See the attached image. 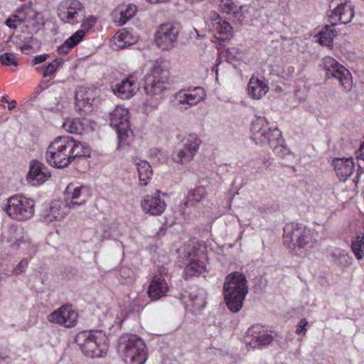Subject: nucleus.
Instances as JSON below:
<instances>
[{
    "instance_id": "1",
    "label": "nucleus",
    "mask_w": 364,
    "mask_h": 364,
    "mask_svg": "<svg viewBox=\"0 0 364 364\" xmlns=\"http://www.w3.org/2000/svg\"><path fill=\"white\" fill-rule=\"evenodd\" d=\"M248 293L246 277L240 272L228 274L223 284V296L228 309L232 313L239 312Z\"/></svg>"
},
{
    "instance_id": "2",
    "label": "nucleus",
    "mask_w": 364,
    "mask_h": 364,
    "mask_svg": "<svg viewBox=\"0 0 364 364\" xmlns=\"http://www.w3.org/2000/svg\"><path fill=\"white\" fill-rule=\"evenodd\" d=\"M284 244L288 248L309 250L317 245L318 232L304 224H287L284 228Z\"/></svg>"
},
{
    "instance_id": "3",
    "label": "nucleus",
    "mask_w": 364,
    "mask_h": 364,
    "mask_svg": "<svg viewBox=\"0 0 364 364\" xmlns=\"http://www.w3.org/2000/svg\"><path fill=\"white\" fill-rule=\"evenodd\" d=\"M75 343L82 353L90 358H103L107 354L109 339L102 330L82 331L75 337Z\"/></svg>"
},
{
    "instance_id": "4",
    "label": "nucleus",
    "mask_w": 364,
    "mask_h": 364,
    "mask_svg": "<svg viewBox=\"0 0 364 364\" xmlns=\"http://www.w3.org/2000/svg\"><path fill=\"white\" fill-rule=\"evenodd\" d=\"M169 71L166 63L157 60L146 75L144 89L146 95L156 101L162 98L168 84Z\"/></svg>"
},
{
    "instance_id": "5",
    "label": "nucleus",
    "mask_w": 364,
    "mask_h": 364,
    "mask_svg": "<svg viewBox=\"0 0 364 364\" xmlns=\"http://www.w3.org/2000/svg\"><path fill=\"white\" fill-rule=\"evenodd\" d=\"M6 214L13 220L23 221L30 219L35 212V203L32 199L16 195L7 200Z\"/></svg>"
},
{
    "instance_id": "6",
    "label": "nucleus",
    "mask_w": 364,
    "mask_h": 364,
    "mask_svg": "<svg viewBox=\"0 0 364 364\" xmlns=\"http://www.w3.org/2000/svg\"><path fill=\"white\" fill-rule=\"evenodd\" d=\"M252 139L256 144H269L279 141L282 132L276 127H271L264 117H257L252 123Z\"/></svg>"
},
{
    "instance_id": "7",
    "label": "nucleus",
    "mask_w": 364,
    "mask_h": 364,
    "mask_svg": "<svg viewBox=\"0 0 364 364\" xmlns=\"http://www.w3.org/2000/svg\"><path fill=\"white\" fill-rule=\"evenodd\" d=\"M124 355L129 364H144L147 359L146 346L144 341L138 336L131 334L123 337Z\"/></svg>"
},
{
    "instance_id": "8",
    "label": "nucleus",
    "mask_w": 364,
    "mask_h": 364,
    "mask_svg": "<svg viewBox=\"0 0 364 364\" xmlns=\"http://www.w3.org/2000/svg\"><path fill=\"white\" fill-rule=\"evenodd\" d=\"M321 66L327 78L336 79L343 89L349 90L352 85V77L348 70L333 58L326 56L322 60Z\"/></svg>"
},
{
    "instance_id": "9",
    "label": "nucleus",
    "mask_w": 364,
    "mask_h": 364,
    "mask_svg": "<svg viewBox=\"0 0 364 364\" xmlns=\"http://www.w3.org/2000/svg\"><path fill=\"white\" fill-rule=\"evenodd\" d=\"M181 26L178 23H166L160 25L154 33V41L163 50L173 48L177 42Z\"/></svg>"
},
{
    "instance_id": "10",
    "label": "nucleus",
    "mask_w": 364,
    "mask_h": 364,
    "mask_svg": "<svg viewBox=\"0 0 364 364\" xmlns=\"http://www.w3.org/2000/svg\"><path fill=\"white\" fill-rule=\"evenodd\" d=\"M110 125L116 129L119 143H129L127 138L132 136V132L129 127V110L124 107L117 106L109 114Z\"/></svg>"
},
{
    "instance_id": "11",
    "label": "nucleus",
    "mask_w": 364,
    "mask_h": 364,
    "mask_svg": "<svg viewBox=\"0 0 364 364\" xmlns=\"http://www.w3.org/2000/svg\"><path fill=\"white\" fill-rule=\"evenodd\" d=\"M58 16L70 24L81 23L85 17L84 6L78 0H64L58 6Z\"/></svg>"
},
{
    "instance_id": "12",
    "label": "nucleus",
    "mask_w": 364,
    "mask_h": 364,
    "mask_svg": "<svg viewBox=\"0 0 364 364\" xmlns=\"http://www.w3.org/2000/svg\"><path fill=\"white\" fill-rule=\"evenodd\" d=\"M331 14L328 15L332 25L346 24L354 16V11L350 2L346 0H333L330 4Z\"/></svg>"
},
{
    "instance_id": "13",
    "label": "nucleus",
    "mask_w": 364,
    "mask_h": 364,
    "mask_svg": "<svg viewBox=\"0 0 364 364\" xmlns=\"http://www.w3.org/2000/svg\"><path fill=\"white\" fill-rule=\"evenodd\" d=\"M78 314L72 305L65 304L49 314L47 319L49 322L65 328H73L77 321Z\"/></svg>"
},
{
    "instance_id": "14",
    "label": "nucleus",
    "mask_w": 364,
    "mask_h": 364,
    "mask_svg": "<svg viewBox=\"0 0 364 364\" xmlns=\"http://www.w3.org/2000/svg\"><path fill=\"white\" fill-rule=\"evenodd\" d=\"M274 337L259 325L249 328L245 336L246 345L252 349H262L272 343Z\"/></svg>"
},
{
    "instance_id": "15",
    "label": "nucleus",
    "mask_w": 364,
    "mask_h": 364,
    "mask_svg": "<svg viewBox=\"0 0 364 364\" xmlns=\"http://www.w3.org/2000/svg\"><path fill=\"white\" fill-rule=\"evenodd\" d=\"M169 291L170 286L162 275L154 274L149 279L146 294L151 301L166 296Z\"/></svg>"
},
{
    "instance_id": "16",
    "label": "nucleus",
    "mask_w": 364,
    "mask_h": 364,
    "mask_svg": "<svg viewBox=\"0 0 364 364\" xmlns=\"http://www.w3.org/2000/svg\"><path fill=\"white\" fill-rule=\"evenodd\" d=\"M205 97V92L200 87H196L193 89L181 90L175 95V100L178 104L181 105L194 106L203 101Z\"/></svg>"
},
{
    "instance_id": "17",
    "label": "nucleus",
    "mask_w": 364,
    "mask_h": 364,
    "mask_svg": "<svg viewBox=\"0 0 364 364\" xmlns=\"http://www.w3.org/2000/svg\"><path fill=\"white\" fill-rule=\"evenodd\" d=\"M69 150V137L58 136L48 146L46 159H70Z\"/></svg>"
},
{
    "instance_id": "18",
    "label": "nucleus",
    "mask_w": 364,
    "mask_h": 364,
    "mask_svg": "<svg viewBox=\"0 0 364 364\" xmlns=\"http://www.w3.org/2000/svg\"><path fill=\"white\" fill-rule=\"evenodd\" d=\"M161 192L156 191L154 194L147 195L141 202L142 210L152 215H161L166 207L165 201L161 199Z\"/></svg>"
},
{
    "instance_id": "19",
    "label": "nucleus",
    "mask_w": 364,
    "mask_h": 364,
    "mask_svg": "<svg viewBox=\"0 0 364 364\" xmlns=\"http://www.w3.org/2000/svg\"><path fill=\"white\" fill-rule=\"evenodd\" d=\"M87 190L88 188L86 186H75L74 183H70L64 191L65 202L68 208H75L85 204L86 199L81 198L83 191Z\"/></svg>"
},
{
    "instance_id": "20",
    "label": "nucleus",
    "mask_w": 364,
    "mask_h": 364,
    "mask_svg": "<svg viewBox=\"0 0 364 364\" xmlns=\"http://www.w3.org/2000/svg\"><path fill=\"white\" fill-rule=\"evenodd\" d=\"M201 141L195 134H190L181 140L177 156L180 159H192L198 151Z\"/></svg>"
},
{
    "instance_id": "21",
    "label": "nucleus",
    "mask_w": 364,
    "mask_h": 364,
    "mask_svg": "<svg viewBox=\"0 0 364 364\" xmlns=\"http://www.w3.org/2000/svg\"><path fill=\"white\" fill-rule=\"evenodd\" d=\"M139 75L137 72L129 75L116 86L114 90V93L122 99H129L134 96L138 90L136 82Z\"/></svg>"
},
{
    "instance_id": "22",
    "label": "nucleus",
    "mask_w": 364,
    "mask_h": 364,
    "mask_svg": "<svg viewBox=\"0 0 364 364\" xmlns=\"http://www.w3.org/2000/svg\"><path fill=\"white\" fill-rule=\"evenodd\" d=\"M50 171L39 161H32L27 175V180L32 185L39 186L50 178Z\"/></svg>"
},
{
    "instance_id": "23",
    "label": "nucleus",
    "mask_w": 364,
    "mask_h": 364,
    "mask_svg": "<svg viewBox=\"0 0 364 364\" xmlns=\"http://www.w3.org/2000/svg\"><path fill=\"white\" fill-rule=\"evenodd\" d=\"M50 171L39 161H32L27 175V180L32 185L39 186L50 178Z\"/></svg>"
},
{
    "instance_id": "24",
    "label": "nucleus",
    "mask_w": 364,
    "mask_h": 364,
    "mask_svg": "<svg viewBox=\"0 0 364 364\" xmlns=\"http://www.w3.org/2000/svg\"><path fill=\"white\" fill-rule=\"evenodd\" d=\"M96 21L94 18H90L84 23L82 26L83 29L77 31L71 36L66 41L58 48V52L60 54H67L71 48L79 43L85 36V30L87 31L95 23Z\"/></svg>"
},
{
    "instance_id": "25",
    "label": "nucleus",
    "mask_w": 364,
    "mask_h": 364,
    "mask_svg": "<svg viewBox=\"0 0 364 364\" xmlns=\"http://www.w3.org/2000/svg\"><path fill=\"white\" fill-rule=\"evenodd\" d=\"M136 13V6L132 4L119 5L112 13L114 23L122 26Z\"/></svg>"
},
{
    "instance_id": "26",
    "label": "nucleus",
    "mask_w": 364,
    "mask_h": 364,
    "mask_svg": "<svg viewBox=\"0 0 364 364\" xmlns=\"http://www.w3.org/2000/svg\"><path fill=\"white\" fill-rule=\"evenodd\" d=\"M93 90L85 87H78L75 92V104L79 111L87 108L90 110L95 98L92 96Z\"/></svg>"
},
{
    "instance_id": "27",
    "label": "nucleus",
    "mask_w": 364,
    "mask_h": 364,
    "mask_svg": "<svg viewBox=\"0 0 364 364\" xmlns=\"http://www.w3.org/2000/svg\"><path fill=\"white\" fill-rule=\"evenodd\" d=\"M70 209L65 202L53 201L45 215V219L48 223L53 220H61L68 214Z\"/></svg>"
},
{
    "instance_id": "28",
    "label": "nucleus",
    "mask_w": 364,
    "mask_h": 364,
    "mask_svg": "<svg viewBox=\"0 0 364 364\" xmlns=\"http://www.w3.org/2000/svg\"><path fill=\"white\" fill-rule=\"evenodd\" d=\"M209 26L210 29L213 32L224 36H217L218 39L220 41L228 39L231 36L232 30L231 25L225 19L222 18L219 16H217L215 18L211 20Z\"/></svg>"
},
{
    "instance_id": "29",
    "label": "nucleus",
    "mask_w": 364,
    "mask_h": 364,
    "mask_svg": "<svg viewBox=\"0 0 364 364\" xmlns=\"http://www.w3.org/2000/svg\"><path fill=\"white\" fill-rule=\"evenodd\" d=\"M269 91L267 83L264 80L252 77L248 83V93L255 100L261 99Z\"/></svg>"
},
{
    "instance_id": "30",
    "label": "nucleus",
    "mask_w": 364,
    "mask_h": 364,
    "mask_svg": "<svg viewBox=\"0 0 364 364\" xmlns=\"http://www.w3.org/2000/svg\"><path fill=\"white\" fill-rule=\"evenodd\" d=\"M334 170L341 181H345L354 171L353 161H333Z\"/></svg>"
},
{
    "instance_id": "31",
    "label": "nucleus",
    "mask_w": 364,
    "mask_h": 364,
    "mask_svg": "<svg viewBox=\"0 0 364 364\" xmlns=\"http://www.w3.org/2000/svg\"><path fill=\"white\" fill-rule=\"evenodd\" d=\"M69 149L70 159H75V158L81 157H92L91 150L89 146L80 142H76L75 140L70 137Z\"/></svg>"
},
{
    "instance_id": "32",
    "label": "nucleus",
    "mask_w": 364,
    "mask_h": 364,
    "mask_svg": "<svg viewBox=\"0 0 364 364\" xmlns=\"http://www.w3.org/2000/svg\"><path fill=\"white\" fill-rule=\"evenodd\" d=\"M206 269L204 262L196 259L189 262L183 272V278L188 280L193 277H199Z\"/></svg>"
},
{
    "instance_id": "33",
    "label": "nucleus",
    "mask_w": 364,
    "mask_h": 364,
    "mask_svg": "<svg viewBox=\"0 0 364 364\" xmlns=\"http://www.w3.org/2000/svg\"><path fill=\"white\" fill-rule=\"evenodd\" d=\"M88 121L85 119H68L63 124V128L68 132L75 134H82L86 130Z\"/></svg>"
},
{
    "instance_id": "34",
    "label": "nucleus",
    "mask_w": 364,
    "mask_h": 364,
    "mask_svg": "<svg viewBox=\"0 0 364 364\" xmlns=\"http://www.w3.org/2000/svg\"><path fill=\"white\" fill-rule=\"evenodd\" d=\"M136 166L139 173V184L141 186H146L153 176L151 166L148 161H139Z\"/></svg>"
},
{
    "instance_id": "35",
    "label": "nucleus",
    "mask_w": 364,
    "mask_h": 364,
    "mask_svg": "<svg viewBox=\"0 0 364 364\" xmlns=\"http://www.w3.org/2000/svg\"><path fill=\"white\" fill-rule=\"evenodd\" d=\"M131 36L127 31L117 33L112 39L114 49H123L133 43L130 41Z\"/></svg>"
},
{
    "instance_id": "36",
    "label": "nucleus",
    "mask_w": 364,
    "mask_h": 364,
    "mask_svg": "<svg viewBox=\"0 0 364 364\" xmlns=\"http://www.w3.org/2000/svg\"><path fill=\"white\" fill-rule=\"evenodd\" d=\"M336 264L343 267L346 268L349 267L353 262V258L348 255L345 250H338L331 254Z\"/></svg>"
},
{
    "instance_id": "37",
    "label": "nucleus",
    "mask_w": 364,
    "mask_h": 364,
    "mask_svg": "<svg viewBox=\"0 0 364 364\" xmlns=\"http://www.w3.org/2000/svg\"><path fill=\"white\" fill-rule=\"evenodd\" d=\"M206 196V191L203 187H197L191 191L187 196L186 205H193L194 203H199L204 200Z\"/></svg>"
},
{
    "instance_id": "38",
    "label": "nucleus",
    "mask_w": 364,
    "mask_h": 364,
    "mask_svg": "<svg viewBox=\"0 0 364 364\" xmlns=\"http://www.w3.org/2000/svg\"><path fill=\"white\" fill-rule=\"evenodd\" d=\"M351 249L356 259L360 260L364 257V235L357 236L355 240L352 242Z\"/></svg>"
},
{
    "instance_id": "39",
    "label": "nucleus",
    "mask_w": 364,
    "mask_h": 364,
    "mask_svg": "<svg viewBox=\"0 0 364 364\" xmlns=\"http://www.w3.org/2000/svg\"><path fill=\"white\" fill-rule=\"evenodd\" d=\"M319 39L318 42L321 45L325 46H332L333 38L334 36L333 31L332 30H329L328 26H326L324 29L318 33Z\"/></svg>"
},
{
    "instance_id": "40",
    "label": "nucleus",
    "mask_w": 364,
    "mask_h": 364,
    "mask_svg": "<svg viewBox=\"0 0 364 364\" xmlns=\"http://www.w3.org/2000/svg\"><path fill=\"white\" fill-rule=\"evenodd\" d=\"M250 7L248 6H241L238 9H235L232 14L235 18L237 19L240 23H242L247 18V14L250 13Z\"/></svg>"
},
{
    "instance_id": "41",
    "label": "nucleus",
    "mask_w": 364,
    "mask_h": 364,
    "mask_svg": "<svg viewBox=\"0 0 364 364\" xmlns=\"http://www.w3.org/2000/svg\"><path fill=\"white\" fill-rule=\"evenodd\" d=\"M62 60L55 59L52 63H49L43 70V75L45 77L52 76L58 68L61 65Z\"/></svg>"
},
{
    "instance_id": "42",
    "label": "nucleus",
    "mask_w": 364,
    "mask_h": 364,
    "mask_svg": "<svg viewBox=\"0 0 364 364\" xmlns=\"http://www.w3.org/2000/svg\"><path fill=\"white\" fill-rule=\"evenodd\" d=\"M279 142V141H277L276 143L273 144V145L272 146L273 147V151L274 152L275 155L277 156V157H281V158H285V157H288L289 156L291 155L290 154V151H289V149L282 145V144H277Z\"/></svg>"
},
{
    "instance_id": "43",
    "label": "nucleus",
    "mask_w": 364,
    "mask_h": 364,
    "mask_svg": "<svg viewBox=\"0 0 364 364\" xmlns=\"http://www.w3.org/2000/svg\"><path fill=\"white\" fill-rule=\"evenodd\" d=\"M1 63L6 66H17L16 58L13 53H5L0 55Z\"/></svg>"
},
{
    "instance_id": "44",
    "label": "nucleus",
    "mask_w": 364,
    "mask_h": 364,
    "mask_svg": "<svg viewBox=\"0 0 364 364\" xmlns=\"http://www.w3.org/2000/svg\"><path fill=\"white\" fill-rule=\"evenodd\" d=\"M220 6L223 12L227 14L233 12L235 9L234 3L231 0H223L220 2Z\"/></svg>"
},
{
    "instance_id": "45",
    "label": "nucleus",
    "mask_w": 364,
    "mask_h": 364,
    "mask_svg": "<svg viewBox=\"0 0 364 364\" xmlns=\"http://www.w3.org/2000/svg\"><path fill=\"white\" fill-rule=\"evenodd\" d=\"M28 264V262L26 259H21L19 263L16 265L15 268H14L12 274L14 275H18L21 273L23 272L27 268Z\"/></svg>"
},
{
    "instance_id": "46",
    "label": "nucleus",
    "mask_w": 364,
    "mask_h": 364,
    "mask_svg": "<svg viewBox=\"0 0 364 364\" xmlns=\"http://www.w3.org/2000/svg\"><path fill=\"white\" fill-rule=\"evenodd\" d=\"M308 323V321L306 318L301 319L296 327V333L298 335L302 334L303 336H305L307 332L306 326Z\"/></svg>"
},
{
    "instance_id": "47",
    "label": "nucleus",
    "mask_w": 364,
    "mask_h": 364,
    "mask_svg": "<svg viewBox=\"0 0 364 364\" xmlns=\"http://www.w3.org/2000/svg\"><path fill=\"white\" fill-rule=\"evenodd\" d=\"M75 168L79 173H85L90 168L87 161H74Z\"/></svg>"
},
{
    "instance_id": "48",
    "label": "nucleus",
    "mask_w": 364,
    "mask_h": 364,
    "mask_svg": "<svg viewBox=\"0 0 364 364\" xmlns=\"http://www.w3.org/2000/svg\"><path fill=\"white\" fill-rule=\"evenodd\" d=\"M149 157L157 158L158 159H159L161 158H167L168 156L164 151H162L159 149L154 148L151 149L149 151Z\"/></svg>"
},
{
    "instance_id": "49",
    "label": "nucleus",
    "mask_w": 364,
    "mask_h": 364,
    "mask_svg": "<svg viewBox=\"0 0 364 364\" xmlns=\"http://www.w3.org/2000/svg\"><path fill=\"white\" fill-rule=\"evenodd\" d=\"M50 165L56 168H64L69 166L72 161H48Z\"/></svg>"
},
{
    "instance_id": "50",
    "label": "nucleus",
    "mask_w": 364,
    "mask_h": 364,
    "mask_svg": "<svg viewBox=\"0 0 364 364\" xmlns=\"http://www.w3.org/2000/svg\"><path fill=\"white\" fill-rule=\"evenodd\" d=\"M47 87L46 85H44L43 82L38 85V86L35 89L33 92L30 95L31 101H34L36 100L38 95L44 90Z\"/></svg>"
},
{
    "instance_id": "51",
    "label": "nucleus",
    "mask_w": 364,
    "mask_h": 364,
    "mask_svg": "<svg viewBox=\"0 0 364 364\" xmlns=\"http://www.w3.org/2000/svg\"><path fill=\"white\" fill-rule=\"evenodd\" d=\"M5 24L12 29H16L17 26L20 25L19 23H17L16 21H14V19H12L11 16L6 20Z\"/></svg>"
},
{
    "instance_id": "52",
    "label": "nucleus",
    "mask_w": 364,
    "mask_h": 364,
    "mask_svg": "<svg viewBox=\"0 0 364 364\" xmlns=\"http://www.w3.org/2000/svg\"><path fill=\"white\" fill-rule=\"evenodd\" d=\"M48 57H49V55L47 54L36 55L33 59V63L35 64L41 63L46 61Z\"/></svg>"
},
{
    "instance_id": "53",
    "label": "nucleus",
    "mask_w": 364,
    "mask_h": 364,
    "mask_svg": "<svg viewBox=\"0 0 364 364\" xmlns=\"http://www.w3.org/2000/svg\"><path fill=\"white\" fill-rule=\"evenodd\" d=\"M355 159H364V140L358 151H356Z\"/></svg>"
},
{
    "instance_id": "54",
    "label": "nucleus",
    "mask_w": 364,
    "mask_h": 364,
    "mask_svg": "<svg viewBox=\"0 0 364 364\" xmlns=\"http://www.w3.org/2000/svg\"><path fill=\"white\" fill-rule=\"evenodd\" d=\"M12 19H14V21H16L17 23L21 24L26 21V18L21 15L14 14L11 16Z\"/></svg>"
},
{
    "instance_id": "55",
    "label": "nucleus",
    "mask_w": 364,
    "mask_h": 364,
    "mask_svg": "<svg viewBox=\"0 0 364 364\" xmlns=\"http://www.w3.org/2000/svg\"><path fill=\"white\" fill-rule=\"evenodd\" d=\"M16 104V101H14V100L11 101V102L9 103L8 109L9 110H12L15 107Z\"/></svg>"
},
{
    "instance_id": "56",
    "label": "nucleus",
    "mask_w": 364,
    "mask_h": 364,
    "mask_svg": "<svg viewBox=\"0 0 364 364\" xmlns=\"http://www.w3.org/2000/svg\"><path fill=\"white\" fill-rule=\"evenodd\" d=\"M189 299H190V300H191V301H195V300H198V296H197V295H191V294H190V296H189Z\"/></svg>"
},
{
    "instance_id": "57",
    "label": "nucleus",
    "mask_w": 364,
    "mask_h": 364,
    "mask_svg": "<svg viewBox=\"0 0 364 364\" xmlns=\"http://www.w3.org/2000/svg\"><path fill=\"white\" fill-rule=\"evenodd\" d=\"M1 102H8L7 96H3L1 99Z\"/></svg>"
},
{
    "instance_id": "58",
    "label": "nucleus",
    "mask_w": 364,
    "mask_h": 364,
    "mask_svg": "<svg viewBox=\"0 0 364 364\" xmlns=\"http://www.w3.org/2000/svg\"><path fill=\"white\" fill-rule=\"evenodd\" d=\"M333 159H342V160H344V159H353V158L352 157H350V158L343 157V158H334Z\"/></svg>"
},
{
    "instance_id": "59",
    "label": "nucleus",
    "mask_w": 364,
    "mask_h": 364,
    "mask_svg": "<svg viewBox=\"0 0 364 364\" xmlns=\"http://www.w3.org/2000/svg\"><path fill=\"white\" fill-rule=\"evenodd\" d=\"M22 11H23V8L21 7V9L17 10V12L19 13V14H21Z\"/></svg>"
}]
</instances>
